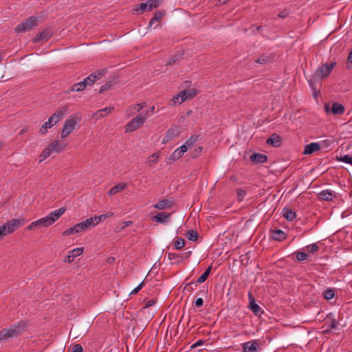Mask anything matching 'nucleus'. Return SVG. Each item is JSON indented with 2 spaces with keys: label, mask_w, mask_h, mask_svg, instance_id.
<instances>
[{
  "label": "nucleus",
  "mask_w": 352,
  "mask_h": 352,
  "mask_svg": "<svg viewBox=\"0 0 352 352\" xmlns=\"http://www.w3.org/2000/svg\"><path fill=\"white\" fill-rule=\"evenodd\" d=\"M28 322L24 320H19L8 328L0 331V343L9 338H16L23 334L28 329Z\"/></svg>",
  "instance_id": "1"
},
{
  "label": "nucleus",
  "mask_w": 352,
  "mask_h": 352,
  "mask_svg": "<svg viewBox=\"0 0 352 352\" xmlns=\"http://www.w3.org/2000/svg\"><path fill=\"white\" fill-rule=\"evenodd\" d=\"M67 144L60 143L58 140L53 141L41 153L39 162H41L47 158L53 152L60 153L63 151Z\"/></svg>",
  "instance_id": "2"
},
{
  "label": "nucleus",
  "mask_w": 352,
  "mask_h": 352,
  "mask_svg": "<svg viewBox=\"0 0 352 352\" xmlns=\"http://www.w3.org/2000/svg\"><path fill=\"white\" fill-rule=\"evenodd\" d=\"M81 118L76 115L70 116L65 121L60 133L61 138H67L75 129L76 124L80 122Z\"/></svg>",
  "instance_id": "3"
},
{
  "label": "nucleus",
  "mask_w": 352,
  "mask_h": 352,
  "mask_svg": "<svg viewBox=\"0 0 352 352\" xmlns=\"http://www.w3.org/2000/svg\"><path fill=\"white\" fill-rule=\"evenodd\" d=\"M38 25V19L35 16H31L17 25L14 29L15 32L21 33L32 30Z\"/></svg>",
  "instance_id": "4"
},
{
  "label": "nucleus",
  "mask_w": 352,
  "mask_h": 352,
  "mask_svg": "<svg viewBox=\"0 0 352 352\" xmlns=\"http://www.w3.org/2000/svg\"><path fill=\"white\" fill-rule=\"evenodd\" d=\"M147 113L138 114L135 118L129 121L125 126V133L133 132L141 127L145 122Z\"/></svg>",
  "instance_id": "5"
},
{
  "label": "nucleus",
  "mask_w": 352,
  "mask_h": 352,
  "mask_svg": "<svg viewBox=\"0 0 352 352\" xmlns=\"http://www.w3.org/2000/svg\"><path fill=\"white\" fill-rule=\"evenodd\" d=\"M162 0H148L146 3H141L133 9V14H142L144 12L151 11L157 8Z\"/></svg>",
  "instance_id": "6"
},
{
  "label": "nucleus",
  "mask_w": 352,
  "mask_h": 352,
  "mask_svg": "<svg viewBox=\"0 0 352 352\" xmlns=\"http://www.w3.org/2000/svg\"><path fill=\"white\" fill-rule=\"evenodd\" d=\"M336 65V62H333L330 64H323L320 66L314 74V78L315 80H320L322 78H327Z\"/></svg>",
  "instance_id": "7"
},
{
  "label": "nucleus",
  "mask_w": 352,
  "mask_h": 352,
  "mask_svg": "<svg viewBox=\"0 0 352 352\" xmlns=\"http://www.w3.org/2000/svg\"><path fill=\"white\" fill-rule=\"evenodd\" d=\"M26 223V220L23 218L21 219H12L5 223L3 226L6 228V232L7 234L13 233L19 228L23 226Z\"/></svg>",
  "instance_id": "8"
},
{
  "label": "nucleus",
  "mask_w": 352,
  "mask_h": 352,
  "mask_svg": "<svg viewBox=\"0 0 352 352\" xmlns=\"http://www.w3.org/2000/svg\"><path fill=\"white\" fill-rule=\"evenodd\" d=\"M53 224V219L50 218L47 215L43 218L39 219L38 220L31 223L28 227L27 230H32L38 229L41 227H48Z\"/></svg>",
  "instance_id": "9"
},
{
  "label": "nucleus",
  "mask_w": 352,
  "mask_h": 352,
  "mask_svg": "<svg viewBox=\"0 0 352 352\" xmlns=\"http://www.w3.org/2000/svg\"><path fill=\"white\" fill-rule=\"evenodd\" d=\"M53 36V31L50 28H45L38 32L32 39L33 43L47 42Z\"/></svg>",
  "instance_id": "10"
},
{
  "label": "nucleus",
  "mask_w": 352,
  "mask_h": 352,
  "mask_svg": "<svg viewBox=\"0 0 352 352\" xmlns=\"http://www.w3.org/2000/svg\"><path fill=\"white\" fill-rule=\"evenodd\" d=\"M324 109L327 113L331 112L335 115H341L344 111V106L342 104L338 102H334L331 108L328 104H326L324 106Z\"/></svg>",
  "instance_id": "11"
},
{
  "label": "nucleus",
  "mask_w": 352,
  "mask_h": 352,
  "mask_svg": "<svg viewBox=\"0 0 352 352\" xmlns=\"http://www.w3.org/2000/svg\"><path fill=\"white\" fill-rule=\"evenodd\" d=\"M243 352H258L259 344L256 340H251L242 344Z\"/></svg>",
  "instance_id": "12"
},
{
  "label": "nucleus",
  "mask_w": 352,
  "mask_h": 352,
  "mask_svg": "<svg viewBox=\"0 0 352 352\" xmlns=\"http://www.w3.org/2000/svg\"><path fill=\"white\" fill-rule=\"evenodd\" d=\"M83 248H76L69 252V254L64 258L65 263H71L75 257L81 255L83 253Z\"/></svg>",
  "instance_id": "13"
},
{
  "label": "nucleus",
  "mask_w": 352,
  "mask_h": 352,
  "mask_svg": "<svg viewBox=\"0 0 352 352\" xmlns=\"http://www.w3.org/2000/svg\"><path fill=\"white\" fill-rule=\"evenodd\" d=\"M198 90L196 89H186L179 92L181 95V101L179 102V104L186 101V100L193 98L198 94Z\"/></svg>",
  "instance_id": "14"
},
{
  "label": "nucleus",
  "mask_w": 352,
  "mask_h": 352,
  "mask_svg": "<svg viewBox=\"0 0 352 352\" xmlns=\"http://www.w3.org/2000/svg\"><path fill=\"white\" fill-rule=\"evenodd\" d=\"M170 213L158 212L151 218V220L159 223H165L170 221Z\"/></svg>",
  "instance_id": "15"
},
{
  "label": "nucleus",
  "mask_w": 352,
  "mask_h": 352,
  "mask_svg": "<svg viewBox=\"0 0 352 352\" xmlns=\"http://www.w3.org/2000/svg\"><path fill=\"white\" fill-rule=\"evenodd\" d=\"M186 152V148L185 146H181L180 147L175 150V151L170 155L168 159L169 162L172 163L173 162L180 159Z\"/></svg>",
  "instance_id": "16"
},
{
  "label": "nucleus",
  "mask_w": 352,
  "mask_h": 352,
  "mask_svg": "<svg viewBox=\"0 0 352 352\" xmlns=\"http://www.w3.org/2000/svg\"><path fill=\"white\" fill-rule=\"evenodd\" d=\"M248 297L250 300V307L252 311L256 316H261L263 311H261L260 306L255 302L254 298L250 292L248 294Z\"/></svg>",
  "instance_id": "17"
},
{
  "label": "nucleus",
  "mask_w": 352,
  "mask_h": 352,
  "mask_svg": "<svg viewBox=\"0 0 352 352\" xmlns=\"http://www.w3.org/2000/svg\"><path fill=\"white\" fill-rule=\"evenodd\" d=\"M173 204L172 200L164 199L156 203L153 207L158 210L170 209L173 207Z\"/></svg>",
  "instance_id": "18"
},
{
  "label": "nucleus",
  "mask_w": 352,
  "mask_h": 352,
  "mask_svg": "<svg viewBox=\"0 0 352 352\" xmlns=\"http://www.w3.org/2000/svg\"><path fill=\"white\" fill-rule=\"evenodd\" d=\"M266 143L274 147H278L281 145L282 138L279 135L274 133L266 140Z\"/></svg>",
  "instance_id": "19"
},
{
  "label": "nucleus",
  "mask_w": 352,
  "mask_h": 352,
  "mask_svg": "<svg viewBox=\"0 0 352 352\" xmlns=\"http://www.w3.org/2000/svg\"><path fill=\"white\" fill-rule=\"evenodd\" d=\"M320 148V146L318 142H311L305 146L303 154L311 155L315 151H319Z\"/></svg>",
  "instance_id": "20"
},
{
  "label": "nucleus",
  "mask_w": 352,
  "mask_h": 352,
  "mask_svg": "<svg viewBox=\"0 0 352 352\" xmlns=\"http://www.w3.org/2000/svg\"><path fill=\"white\" fill-rule=\"evenodd\" d=\"M250 160L255 164H263L267 161V156L262 153H253L250 155Z\"/></svg>",
  "instance_id": "21"
},
{
  "label": "nucleus",
  "mask_w": 352,
  "mask_h": 352,
  "mask_svg": "<svg viewBox=\"0 0 352 352\" xmlns=\"http://www.w3.org/2000/svg\"><path fill=\"white\" fill-rule=\"evenodd\" d=\"M286 234L280 229H275L271 231V237L278 241H282L286 238Z\"/></svg>",
  "instance_id": "22"
},
{
  "label": "nucleus",
  "mask_w": 352,
  "mask_h": 352,
  "mask_svg": "<svg viewBox=\"0 0 352 352\" xmlns=\"http://www.w3.org/2000/svg\"><path fill=\"white\" fill-rule=\"evenodd\" d=\"M179 135L177 129L170 128L167 130L166 135L162 140V143H166L173 138L177 137Z\"/></svg>",
  "instance_id": "23"
},
{
  "label": "nucleus",
  "mask_w": 352,
  "mask_h": 352,
  "mask_svg": "<svg viewBox=\"0 0 352 352\" xmlns=\"http://www.w3.org/2000/svg\"><path fill=\"white\" fill-rule=\"evenodd\" d=\"M102 72H99L98 74H90L88 77L84 79L85 82H86V85H93L96 80H99L102 76L103 75Z\"/></svg>",
  "instance_id": "24"
},
{
  "label": "nucleus",
  "mask_w": 352,
  "mask_h": 352,
  "mask_svg": "<svg viewBox=\"0 0 352 352\" xmlns=\"http://www.w3.org/2000/svg\"><path fill=\"white\" fill-rule=\"evenodd\" d=\"M318 197L320 199L324 200V201H332L333 197H336L333 194V191L331 190H324L321 191L318 195Z\"/></svg>",
  "instance_id": "25"
},
{
  "label": "nucleus",
  "mask_w": 352,
  "mask_h": 352,
  "mask_svg": "<svg viewBox=\"0 0 352 352\" xmlns=\"http://www.w3.org/2000/svg\"><path fill=\"white\" fill-rule=\"evenodd\" d=\"M283 215L288 221H292L296 217V212L293 211L292 210L288 208H283Z\"/></svg>",
  "instance_id": "26"
},
{
  "label": "nucleus",
  "mask_w": 352,
  "mask_h": 352,
  "mask_svg": "<svg viewBox=\"0 0 352 352\" xmlns=\"http://www.w3.org/2000/svg\"><path fill=\"white\" fill-rule=\"evenodd\" d=\"M127 185L126 183H120L116 186H114L113 188H111L109 192L108 195L109 196H112L116 195V193L121 192L122 190H124L126 188Z\"/></svg>",
  "instance_id": "27"
},
{
  "label": "nucleus",
  "mask_w": 352,
  "mask_h": 352,
  "mask_svg": "<svg viewBox=\"0 0 352 352\" xmlns=\"http://www.w3.org/2000/svg\"><path fill=\"white\" fill-rule=\"evenodd\" d=\"M325 321L327 322H330V324H329V329H324L323 331V332L324 333H329L331 329H336L337 328V321L336 319L333 318H332V314H329L327 315L326 319H325Z\"/></svg>",
  "instance_id": "28"
},
{
  "label": "nucleus",
  "mask_w": 352,
  "mask_h": 352,
  "mask_svg": "<svg viewBox=\"0 0 352 352\" xmlns=\"http://www.w3.org/2000/svg\"><path fill=\"white\" fill-rule=\"evenodd\" d=\"M65 113V110L62 109L60 111H57L52 116H50L49 119L53 122L54 124H56L63 117Z\"/></svg>",
  "instance_id": "29"
},
{
  "label": "nucleus",
  "mask_w": 352,
  "mask_h": 352,
  "mask_svg": "<svg viewBox=\"0 0 352 352\" xmlns=\"http://www.w3.org/2000/svg\"><path fill=\"white\" fill-rule=\"evenodd\" d=\"M65 208H60L58 210H56L52 212H50L48 216L50 218L53 219V223L59 219L60 216L63 215V214L65 212Z\"/></svg>",
  "instance_id": "30"
},
{
  "label": "nucleus",
  "mask_w": 352,
  "mask_h": 352,
  "mask_svg": "<svg viewBox=\"0 0 352 352\" xmlns=\"http://www.w3.org/2000/svg\"><path fill=\"white\" fill-rule=\"evenodd\" d=\"M198 138H199V135L194 134V135H191L190 138L189 139H188L186 141L185 144H183L182 146H185V147L186 148V151H187L188 148H192L195 145V144L197 141Z\"/></svg>",
  "instance_id": "31"
},
{
  "label": "nucleus",
  "mask_w": 352,
  "mask_h": 352,
  "mask_svg": "<svg viewBox=\"0 0 352 352\" xmlns=\"http://www.w3.org/2000/svg\"><path fill=\"white\" fill-rule=\"evenodd\" d=\"M212 269V265H210L207 267V269L205 270V272L197 279L196 283H202L206 281V280L209 276V274Z\"/></svg>",
  "instance_id": "32"
},
{
  "label": "nucleus",
  "mask_w": 352,
  "mask_h": 352,
  "mask_svg": "<svg viewBox=\"0 0 352 352\" xmlns=\"http://www.w3.org/2000/svg\"><path fill=\"white\" fill-rule=\"evenodd\" d=\"M113 109V107H105L104 109L97 111L95 113V116L97 117V118L105 117L109 113H110Z\"/></svg>",
  "instance_id": "33"
},
{
  "label": "nucleus",
  "mask_w": 352,
  "mask_h": 352,
  "mask_svg": "<svg viewBox=\"0 0 352 352\" xmlns=\"http://www.w3.org/2000/svg\"><path fill=\"white\" fill-rule=\"evenodd\" d=\"M184 257L182 254H177L174 252H169L168 254V258L170 261H174L175 263H179L184 261Z\"/></svg>",
  "instance_id": "34"
},
{
  "label": "nucleus",
  "mask_w": 352,
  "mask_h": 352,
  "mask_svg": "<svg viewBox=\"0 0 352 352\" xmlns=\"http://www.w3.org/2000/svg\"><path fill=\"white\" fill-rule=\"evenodd\" d=\"M82 222L85 226L86 229L89 228L91 227H94L98 224L96 216L87 219L85 221H83Z\"/></svg>",
  "instance_id": "35"
},
{
  "label": "nucleus",
  "mask_w": 352,
  "mask_h": 352,
  "mask_svg": "<svg viewBox=\"0 0 352 352\" xmlns=\"http://www.w3.org/2000/svg\"><path fill=\"white\" fill-rule=\"evenodd\" d=\"M54 125V124L53 122L50 119H48L47 122L43 124L41 129H39L38 133L41 135H45L47 133V129L52 128Z\"/></svg>",
  "instance_id": "36"
},
{
  "label": "nucleus",
  "mask_w": 352,
  "mask_h": 352,
  "mask_svg": "<svg viewBox=\"0 0 352 352\" xmlns=\"http://www.w3.org/2000/svg\"><path fill=\"white\" fill-rule=\"evenodd\" d=\"M86 82H85L84 80L80 82L76 83L71 87L70 90L72 91H80L85 89Z\"/></svg>",
  "instance_id": "37"
},
{
  "label": "nucleus",
  "mask_w": 352,
  "mask_h": 352,
  "mask_svg": "<svg viewBox=\"0 0 352 352\" xmlns=\"http://www.w3.org/2000/svg\"><path fill=\"white\" fill-rule=\"evenodd\" d=\"M160 157V154L158 153H153L148 158L147 164L149 166H153L157 164L158 159Z\"/></svg>",
  "instance_id": "38"
},
{
  "label": "nucleus",
  "mask_w": 352,
  "mask_h": 352,
  "mask_svg": "<svg viewBox=\"0 0 352 352\" xmlns=\"http://www.w3.org/2000/svg\"><path fill=\"white\" fill-rule=\"evenodd\" d=\"M272 58L267 55H262L254 60L255 63L264 65L271 61Z\"/></svg>",
  "instance_id": "39"
},
{
  "label": "nucleus",
  "mask_w": 352,
  "mask_h": 352,
  "mask_svg": "<svg viewBox=\"0 0 352 352\" xmlns=\"http://www.w3.org/2000/svg\"><path fill=\"white\" fill-rule=\"evenodd\" d=\"M186 236L188 240L195 241L197 240L199 234L197 231L190 230L187 231Z\"/></svg>",
  "instance_id": "40"
},
{
  "label": "nucleus",
  "mask_w": 352,
  "mask_h": 352,
  "mask_svg": "<svg viewBox=\"0 0 352 352\" xmlns=\"http://www.w3.org/2000/svg\"><path fill=\"white\" fill-rule=\"evenodd\" d=\"M165 14L164 10H158L156 11L151 19V23H155V21H159L162 19L163 16Z\"/></svg>",
  "instance_id": "41"
},
{
  "label": "nucleus",
  "mask_w": 352,
  "mask_h": 352,
  "mask_svg": "<svg viewBox=\"0 0 352 352\" xmlns=\"http://www.w3.org/2000/svg\"><path fill=\"white\" fill-rule=\"evenodd\" d=\"M113 212H107L105 214H101V215H98V216H96V219L98 221V223H99L100 221H103L106 219L113 217Z\"/></svg>",
  "instance_id": "42"
},
{
  "label": "nucleus",
  "mask_w": 352,
  "mask_h": 352,
  "mask_svg": "<svg viewBox=\"0 0 352 352\" xmlns=\"http://www.w3.org/2000/svg\"><path fill=\"white\" fill-rule=\"evenodd\" d=\"M185 245V240L182 238H178L174 241V247L176 250L182 249Z\"/></svg>",
  "instance_id": "43"
},
{
  "label": "nucleus",
  "mask_w": 352,
  "mask_h": 352,
  "mask_svg": "<svg viewBox=\"0 0 352 352\" xmlns=\"http://www.w3.org/2000/svg\"><path fill=\"white\" fill-rule=\"evenodd\" d=\"M335 296L334 291L332 289H327L323 293V296L327 300L332 299Z\"/></svg>",
  "instance_id": "44"
},
{
  "label": "nucleus",
  "mask_w": 352,
  "mask_h": 352,
  "mask_svg": "<svg viewBox=\"0 0 352 352\" xmlns=\"http://www.w3.org/2000/svg\"><path fill=\"white\" fill-rule=\"evenodd\" d=\"M146 107V102H141L138 104H135L130 107V111H135L136 112H139L141 109Z\"/></svg>",
  "instance_id": "45"
},
{
  "label": "nucleus",
  "mask_w": 352,
  "mask_h": 352,
  "mask_svg": "<svg viewBox=\"0 0 352 352\" xmlns=\"http://www.w3.org/2000/svg\"><path fill=\"white\" fill-rule=\"evenodd\" d=\"M236 194L238 200L239 201H241L244 199L245 196L246 195V191L245 190L239 188V189H236Z\"/></svg>",
  "instance_id": "46"
},
{
  "label": "nucleus",
  "mask_w": 352,
  "mask_h": 352,
  "mask_svg": "<svg viewBox=\"0 0 352 352\" xmlns=\"http://www.w3.org/2000/svg\"><path fill=\"white\" fill-rule=\"evenodd\" d=\"M338 161L349 164L352 166V157L349 155H345L338 158Z\"/></svg>",
  "instance_id": "47"
},
{
  "label": "nucleus",
  "mask_w": 352,
  "mask_h": 352,
  "mask_svg": "<svg viewBox=\"0 0 352 352\" xmlns=\"http://www.w3.org/2000/svg\"><path fill=\"white\" fill-rule=\"evenodd\" d=\"M181 101V95L179 93L177 95H175L169 101V104L171 105V106H174L175 104H176L177 103H179V102Z\"/></svg>",
  "instance_id": "48"
},
{
  "label": "nucleus",
  "mask_w": 352,
  "mask_h": 352,
  "mask_svg": "<svg viewBox=\"0 0 352 352\" xmlns=\"http://www.w3.org/2000/svg\"><path fill=\"white\" fill-rule=\"evenodd\" d=\"M113 85L112 82H108L105 83L104 85H102L98 91L99 94H102L105 91L109 90Z\"/></svg>",
  "instance_id": "49"
},
{
  "label": "nucleus",
  "mask_w": 352,
  "mask_h": 352,
  "mask_svg": "<svg viewBox=\"0 0 352 352\" xmlns=\"http://www.w3.org/2000/svg\"><path fill=\"white\" fill-rule=\"evenodd\" d=\"M202 151H203V146H198L197 148H196L190 153L191 158H196L197 157H198L199 155V154L202 152Z\"/></svg>",
  "instance_id": "50"
},
{
  "label": "nucleus",
  "mask_w": 352,
  "mask_h": 352,
  "mask_svg": "<svg viewBox=\"0 0 352 352\" xmlns=\"http://www.w3.org/2000/svg\"><path fill=\"white\" fill-rule=\"evenodd\" d=\"M307 250L310 253H314L318 250L319 247L316 243L309 245L306 247Z\"/></svg>",
  "instance_id": "51"
},
{
  "label": "nucleus",
  "mask_w": 352,
  "mask_h": 352,
  "mask_svg": "<svg viewBox=\"0 0 352 352\" xmlns=\"http://www.w3.org/2000/svg\"><path fill=\"white\" fill-rule=\"evenodd\" d=\"M308 255L307 253L304 252H296V259L298 261H302L307 258Z\"/></svg>",
  "instance_id": "52"
},
{
  "label": "nucleus",
  "mask_w": 352,
  "mask_h": 352,
  "mask_svg": "<svg viewBox=\"0 0 352 352\" xmlns=\"http://www.w3.org/2000/svg\"><path fill=\"white\" fill-rule=\"evenodd\" d=\"M74 228L76 230V233H78L80 232H82L83 230H86L85 226L84 225L83 222L78 223L74 226Z\"/></svg>",
  "instance_id": "53"
},
{
  "label": "nucleus",
  "mask_w": 352,
  "mask_h": 352,
  "mask_svg": "<svg viewBox=\"0 0 352 352\" xmlns=\"http://www.w3.org/2000/svg\"><path fill=\"white\" fill-rule=\"evenodd\" d=\"M290 14V10L285 8L283 11L280 12L278 16L282 19L286 18Z\"/></svg>",
  "instance_id": "54"
},
{
  "label": "nucleus",
  "mask_w": 352,
  "mask_h": 352,
  "mask_svg": "<svg viewBox=\"0 0 352 352\" xmlns=\"http://www.w3.org/2000/svg\"><path fill=\"white\" fill-rule=\"evenodd\" d=\"M74 233H76V230L74 228V226H73V227L69 228L67 229L66 230H65L62 234L63 236H69V235H71Z\"/></svg>",
  "instance_id": "55"
},
{
  "label": "nucleus",
  "mask_w": 352,
  "mask_h": 352,
  "mask_svg": "<svg viewBox=\"0 0 352 352\" xmlns=\"http://www.w3.org/2000/svg\"><path fill=\"white\" fill-rule=\"evenodd\" d=\"M83 349L80 344H76L72 346L71 352H82Z\"/></svg>",
  "instance_id": "56"
},
{
  "label": "nucleus",
  "mask_w": 352,
  "mask_h": 352,
  "mask_svg": "<svg viewBox=\"0 0 352 352\" xmlns=\"http://www.w3.org/2000/svg\"><path fill=\"white\" fill-rule=\"evenodd\" d=\"M180 56H181V54L179 56L176 54V55L172 56L170 58V60H168L167 64L169 65H171L174 64L177 60H179Z\"/></svg>",
  "instance_id": "57"
},
{
  "label": "nucleus",
  "mask_w": 352,
  "mask_h": 352,
  "mask_svg": "<svg viewBox=\"0 0 352 352\" xmlns=\"http://www.w3.org/2000/svg\"><path fill=\"white\" fill-rule=\"evenodd\" d=\"M352 67V50L349 52L347 57V68Z\"/></svg>",
  "instance_id": "58"
},
{
  "label": "nucleus",
  "mask_w": 352,
  "mask_h": 352,
  "mask_svg": "<svg viewBox=\"0 0 352 352\" xmlns=\"http://www.w3.org/2000/svg\"><path fill=\"white\" fill-rule=\"evenodd\" d=\"M156 301L157 300L155 299H151V300H148L146 302L145 305L144 306L143 309H146V308L153 306L155 304Z\"/></svg>",
  "instance_id": "59"
},
{
  "label": "nucleus",
  "mask_w": 352,
  "mask_h": 352,
  "mask_svg": "<svg viewBox=\"0 0 352 352\" xmlns=\"http://www.w3.org/2000/svg\"><path fill=\"white\" fill-rule=\"evenodd\" d=\"M204 344V340H199L197 342H196L195 344H193L190 348L191 349H195V348H197V346H201Z\"/></svg>",
  "instance_id": "60"
},
{
  "label": "nucleus",
  "mask_w": 352,
  "mask_h": 352,
  "mask_svg": "<svg viewBox=\"0 0 352 352\" xmlns=\"http://www.w3.org/2000/svg\"><path fill=\"white\" fill-rule=\"evenodd\" d=\"M6 235H8V234L6 232L5 226H0V239Z\"/></svg>",
  "instance_id": "61"
},
{
  "label": "nucleus",
  "mask_w": 352,
  "mask_h": 352,
  "mask_svg": "<svg viewBox=\"0 0 352 352\" xmlns=\"http://www.w3.org/2000/svg\"><path fill=\"white\" fill-rule=\"evenodd\" d=\"M195 306L197 307H201L203 305L204 300H203V299L201 298H198L195 300Z\"/></svg>",
  "instance_id": "62"
},
{
  "label": "nucleus",
  "mask_w": 352,
  "mask_h": 352,
  "mask_svg": "<svg viewBox=\"0 0 352 352\" xmlns=\"http://www.w3.org/2000/svg\"><path fill=\"white\" fill-rule=\"evenodd\" d=\"M29 131V127L28 126H25L24 128H23L19 133V134L20 135H22L25 133H26L28 131Z\"/></svg>",
  "instance_id": "63"
},
{
  "label": "nucleus",
  "mask_w": 352,
  "mask_h": 352,
  "mask_svg": "<svg viewBox=\"0 0 352 352\" xmlns=\"http://www.w3.org/2000/svg\"><path fill=\"white\" fill-rule=\"evenodd\" d=\"M194 284V282L188 283L186 285L185 288H188V291H192L193 289V287L192 285Z\"/></svg>",
  "instance_id": "64"
}]
</instances>
